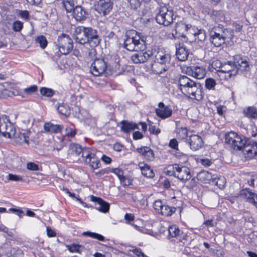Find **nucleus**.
Wrapping results in <instances>:
<instances>
[{"mask_svg":"<svg viewBox=\"0 0 257 257\" xmlns=\"http://www.w3.org/2000/svg\"><path fill=\"white\" fill-rule=\"evenodd\" d=\"M145 42L146 38L135 30L126 31L123 47L130 51H138L132 56V60L135 63H144L150 57L149 54L143 52L146 49Z\"/></svg>","mask_w":257,"mask_h":257,"instance_id":"nucleus-1","label":"nucleus"},{"mask_svg":"<svg viewBox=\"0 0 257 257\" xmlns=\"http://www.w3.org/2000/svg\"><path fill=\"white\" fill-rule=\"evenodd\" d=\"M177 87L184 95L192 99L201 100L203 95L201 85L185 75H180L177 79Z\"/></svg>","mask_w":257,"mask_h":257,"instance_id":"nucleus-2","label":"nucleus"},{"mask_svg":"<svg viewBox=\"0 0 257 257\" xmlns=\"http://www.w3.org/2000/svg\"><path fill=\"white\" fill-rule=\"evenodd\" d=\"M171 60L170 54L166 51H159L152 63V70L154 74H161L166 71Z\"/></svg>","mask_w":257,"mask_h":257,"instance_id":"nucleus-3","label":"nucleus"},{"mask_svg":"<svg viewBox=\"0 0 257 257\" xmlns=\"http://www.w3.org/2000/svg\"><path fill=\"white\" fill-rule=\"evenodd\" d=\"M225 141L233 149L242 150L247 143V139L234 132H230L225 135Z\"/></svg>","mask_w":257,"mask_h":257,"instance_id":"nucleus-4","label":"nucleus"},{"mask_svg":"<svg viewBox=\"0 0 257 257\" xmlns=\"http://www.w3.org/2000/svg\"><path fill=\"white\" fill-rule=\"evenodd\" d=\"M82 157L85 163L92 169L95 170L100 167V161L93 149L89 148H85Z\"/></svg>","mask_w":257,"mask_h":257,"instance_id":"nucleus-5","label":"nucleus"},{"mask_svg":"<svg viewBox=\"0 0 257 257\" xmlns=\"http://www.w3.org/2000/svg\"><path fill=\"white\" fill-rule=\"evenodd\" d=\"M173 11L164 6L159 9L156 19L158 24L168 26L173 22Z\"/></svg>","mask_w":257,"mask_h":257,"instance_id":"nucleus-6","label":"nucleus"},{"mask_svg":"<svg viewBox=\"0 0 257 257\" xmlns=\"http://www.w3.org/2000/svg\"><path fill=\"white\" fill-rule=\"evenodd\" d=\"M17 131L14 125L9 120L7 116L0 117V136L7 138H13Z\"/></svg>","mask_w":257,"mask_h":257,"instance_id":"nucleus-7","label":"nucleus"},{"mask_svg":"<svg viewBox=\"0 0 257 257\" xmlns=\"http://www.w3.org/2000/svg\"><path fill=\"white\" fill-rule=\"evenodd\" d=\"M73 42L70 37L66 34H62L58 37V47L59 52L63 55L69 53L73 49Z\"/></svg>","mask_w":257,"mask_h":257,"instance_id":"nucleus-8","label":"nucleus"},{"mask_svg":"<svg viewBox=\"0 0 257 257\" xmlns=\"http://www.w3.org/2000/svg\"><path fill=\"white\" fill-rule=\"evenodd\" d=\"M220 28L214 27L210 32V36L212 43L217 47H220L225 42V32L220 33Z\"/></svg>","mask_w":257,"mask_h":257,"instance_id":"nucleus-9","label":"nucleus"},{"mask_svg":"<svg viewBox=\"0 0 257 257\" xmlns=\"http://www.w3.org/2000/svg\"><path fill=\"white\" fill-rule=\"evenodd\" d=\"M106 68V62L103 58H96L92 63L90 70L92 74L97 76L103 74Z\"/></svg>","mask_w":257,"mask_h":257,"instance_id":"nucleus-10","label":"nucleus"},{"mask_svg":"<svg viewBox=\"0 0 257 257\" xmlns=\"http://www.w3.org/2000/svg\"><path fill=\"white\" fill-rule=\"evenodd\" d=\"M193 36L195 42L202 43L206 39V33L204 30L198 29L195 26L188 24L186 35Z\"/></svg>","mask_w":257,"mask_h":257,"instance_id":"nucleus-11","label":"nucleus"},{"mask_svg":"<svg viewBox=\"0 0 257 257\" xmlns=\"http://www.w3.org/2000/svg\"><path fill=\"white\" fill-rule=\"evenodd\" d=\"M84 34L86 35L87 42L91 47H95L99 44L100 38L96 30L91 27H85Z\"/></svg>","mask_w":257,"mask_h":257,"instance_id":"nucleus-12","label":"nucleus"},{"mask_svg":"<svg viewBox=\"0 0 257 257\" xmlns=\"http://www.w3.org/2000/svg\"><path fill=\"white\" fill-rule=\"evenodd\" d=\"M220 71L221 73L225 74L224 77L226 79L235 76L238 72L237 68L234 65L233 61H227L223 63Z\"/></svg>","mask_w":257,"mask_h":257,"instance_id":"nucleus-13","label":"nucleus"},{"mask_svg":"<svg viewBox=\"0 0 257 257\" xmlns=\"http://www.w3.org/2000/svg\"><path fill=\"white\" fill-rule=\"evenodd\" d=\"M186 143L193 151L199 150L203 145L202 138L200 136L195 134L190 135L189 138L186 139Z\"/></svg>","mask_w":257,"mask_h":257,"instance_id":"nucleus-14","label":"nucleus"},{"mask_svg":"<svg viewBox=\"0 0 257 257\" xmlns=\"http://www.w3.org/2000/svg\"><path fill=\"white\" fill-rule=\"evenodd\" d=\"M233 60L238 71L239 70L241 72L249 71V65L246 58L240 55H235L233 56Z\"/></svg>","mask_w":257,"mask_h":257,"instance_id":"nucleus-15","label":"nucleus"},{"mask_svg":"<svg viewBox=\"0 0 257 257\" xmlns=\"http://www.w3.org/2000/svg\"><path fill=\"white\" fill-rule=\"evenodd\" d=\"M242 152L246 155V158L248 159L253 158L257 156V142L254 141H249L247 139V143L244 145Z\"/></svg>","mask_w":257,"mask_h":257,"instance_id":"nucleus-16","label":"nucleus"},{"mask_svg":"<svg viewBox=\"0 0 257 257\" xmlns=\"http://www.w3.org/2000/svg\"><path fill=\"white\" fill-rule=\"evenodd\" d=\"M174 168L176 170V177L180 180L186 182L191 178L190 169L188 167L175 164Z\"/></svg>","mask_w":257,"mask_h":257,"instance_id":"nucleus-17","label":"nucleus"},{"mask_svg":"<svg viewBox=\"0 0 257 257\" xmlns=\"http://www.w3.org/2000/svg\"><path fill=\"white\" fill-rule=\"evenodd\" d=\"M31 132L28 130H22L16 132L15 136L13 137L15 142L19 144H26L27 145L29 144V136L30 135Z\"/></svg>","mask_w":257,"mask_h":257,"instance_id":"nucleus-18","label":"nucleus"},{"mask_svg":"<svg viewBox=\"0 0 257 257\" xmlns=\"http://www.w3.org/2000/svg\"><path fill=\"white\" fill-rule=\"evenodd\" d=\"M113 3L111 0H99L97 5V11L103 16L107 15L112 9Z\"/></svg>","mask_w":257,"mask_h":257,"instance_id":"nucleus-19","label":"nucleus"},{"mask_svg":"<svg viewBox=\"0 0 257 257\" xmlns=\"http://www.w3.org/2000/svg\"><path fill=\"white\" fill-rule=\"evenodd\" d=\"M157 115L162 119L170 117L172 114V109L169 106H166L163 102H159L158 107L156 109Z\"/></svg>","mask_w":257,"mask_h":257,"instance_id":"nucleus-20","label":"nucleus"},{"mask_svg":"<svg viewBox=\"0 0 257 257\" xmlns=\"http://www.w3.org/2000/svg\"><path fill=\"white\" fill-rule=\"evenodd\" d=\"M90 200L95 203L96 209L103 213H106L109 209V204L100 198L90 196Z\"/></svg>","mask_w":257,"mask_h":257,"instance_id":"nucleus-21","label":"nucleus"},{"mask_svg":"<svg viewBox=\"0 0 257 257\" xmlns=\"http://www.w3.org/2000/svg\"><path fill=\"white\" fill-rule=\"evenodd\" d=\"M239 196L246 199L247 201L253 204L257 208V195L247 189L241 190L239 194Z\"/></svg>","mask_w":257,"mask_h":257,"instance_id":"nucleus-22","label":"nucleus"},{"mask_svg":"<svg viewBox=\"0 0 257 257\" xmlns=\"http://www.w3.org/2000/svg\"><path fill=\"white\" fill-rule=\"evenodd\" d=\"M85 27L83 26H78L75 30V40L77 43L85 45L87 44L86 35L84 34Z\"/></svg>","mask_w":257,"mask_h":257,"instance_id":"nucleus-23","label":"nucleus"},{"mask_svg":"<svg viewBox=\"0 0 257 257\" xmlns=\"http://www.w3.org/2000/svg\"><path fill=\"white\" fill-rule=\"evenodd\" d=\"M188 24L182 21L176 23L175 28V34L172 33V36L174 39L178 37L185 38Z\"/></svg>","mask_w":257,"mask_h":257,"instance_id":"nucleus-24","label":"nucleus"},{"mask_svg":"<svg viewBox=\"0 0 257 257\" xmlns=\"http://www.w3.org/2000/svg\"><path fill=\"white\" fill-rule=\"evenodd\" d=\"M137 151L148 161H153L154 159L153 151L148 147H142L137 149Z\"/></svg>","mask_w":257,"mask_h":257,"instance_id":"nucleus-25","label":"nucleus"},{"mask_svg":"<svg viewBox=\"0 0 257 257\" xmlns=\"http://www.w3.org/2000/svg\"><path fill=\"white\" fill-rule=\"evenodd\" d=\"M176 55L179 60L184 61L187 59L189 52L183 44H179V46L176 47Z\"/></svg>","mask_w":257,"mask_h":257,"instance_id":"nucleus-26","label":"nucleus"},{"mask_svg":"<svg viewBox=\"0 0 257 257\" xmlns=\"http://www.w3.org/2000/svg\"><path fill=\"white\" fill-rule=\"evenodd\" d=\"M63 126L60 124H54L51 122L45 123L44 125V129L46 132L51 134H57L61 132Z\"/></svg>","mask_w":257,"mask_h":257,"instance_id":"nucleus-27","label":"nucleus"},{"mask_svg":"<svg viewBox=\"0 0 257 257\" xmlns=\"http://www.w3.org/2000/svg\"><path fill=\"white\" fill-rule=\"evenodd\" d=\"M139 166L141 170L142 174L147 178H152L155 176V173L151 167L148 164L140 163Z\"/></svg>","mask_w":257,"mask_h":257,"instance_id":"nucleus-28","label":"nucleus"},{"mask_svg":"<svg viewBox=\"0 0 257 257\" xmlns=\"http://www.w3.org/2000/svg\"><path fill=\"white\" fill-rule=\"evenodd\" d=\"M73 11V17L77 21H81L85 18L86 11L80 6L74 8Z\"/></svg>","mask_w":257,"mask_h":257,"instance_id":"nucleus-29","label":"nucleus"},{"mask_svg":"<svg viewBox=\"0 0 257 257\" xmlns=\"http://www.w3.org/2000/svg\"><path fill=\"white\" fill-rule=\"evenodd\" d=\"M191 69L192 76L198 79L203 78L206 75V69L203 67L196 66Z\"/></svg>","mask_w":257,"mask_h":257,"instance_id":"nucleus-30","label":"nucleus"},{"mask_svg":"<svg viewBox=\"0 0 257 257\" xmlns=\"http://www.w3.org/2000/svg\"><path fill=\"white\" fill-rule=\"evenodd\" d=\"M214 175L207 171H202L197 176V179L204 183H212Z\"/></svg>","mask_w":257,"mask_h":257,"instance_id":"nucleus-31","label":"nucleus"},{"mask_svg":"<svg viewBox=\"0 0 257 257\" xmlns=\"http://www.w3.org/2000/svg\"><path fill=\"white\" fill-rule=\"evenodd\" d=\"M121 131L125 133H128L131 131L138 129L137 124L134 122H128L125 120L121 122Z\"/></svg>","mask_w":257,"mask_h":257,"instance_id":"nucleus-32","label":"nucleus"},{"mask_svg":"<svg viewBox=\"0 0 257 257\" xmlns=\"http://www.w3.org/2000/svg\"><path fill=\"white\" fill-rule=\"evenodd\" d=\"M244 116L249 119H257V108L254 106H248L243 110Z\"/></svg>","mask_w":257,"mask_h":257,"instance_id":"nucleus-33","label":"nucleus"},{"mask_svg":"<svg viewBox=\"0 0 257 257\" xmlns=\"http://www.w3.org/2000/svg\"><path fill=\"white\" fill-rule=\"evenodd\" d=\"M37 90V86L36 85H33L24 89L23 90H21L19 93V95L23 98H26L28 96L31 95L36 92Z\"/></svg>","mask_w":257,"mask_h":257,"instance_id":"nucleus-34","label":"nucleus"},{"mask_svg":"<svg viewBox=\"0 0 257 257\" xmlns=\"http://www.w3.org/2000/svg\"><path fill=\"white\" fill-rule=\"evenodd\" d=\"M211 184L218 186L220 189H222L226 184V179L224 176L220 175L215 176L214 175Z\"/></svg>","mask_w":257,"mask_h":257,"instance_id":"nucleus-35","label":"nucleus"},{"mask_svg":"<svg viewBox=\"0 0 257 257\" xmlns=\"http://www.w3.org/2000/svg\"><path fill=\"white\" fill-rule=\"evenodd\" d=\"M84 149H82L78 144H74L71 146V155L78 157L81 156L82 157Z\"/></svg>","mask_w":257,"mask_h":257,"instance_id":"nucleus-36","label":"nucleus"},{"mask_svg":"<svg viewBox=\"0 0 257 257\" xmlns=\"http://www.w3.org/2000/svg\"><path fill=\"white\" fill-rule=\"evenodd\" d=\"M62 5L67 13H71L75 5L74 0H62Z\"/></svg>","mask_w":257,"mask_h":257,"instance_id":"nucleus-37","label":"nucleus"},{"mask_svg":"<svg viewBox=\"0 0 257 257\" xmlns=\"http://www.w3.org/2000/svg\"><path fill=\"white\" fill-rule=\"evenodd\" d=\"M168 232L169 237H175L180 234V230L177 225H173L168 227Z\"/></svg>","mask_w":257,"mask_h":257,"instance_id":"nucleus-38","label":"nucleus"},{"mask_svg":"<svg viewBox=\"0 0 257 257\" xmlns=\"http://www.w3.org/2000/svg\"><path fill=\"white\" fill-rule=\"evenodd\" d=\"M176 211V208L166 204L160 214L164 216H170Z\"/></svg>","mask_w":257,"mask_h":257,"instance_id":"nucleus-39","label":"nucleus"},{"mask_svg":"<svg viewBox=\"0 0 257 257\" xmlns=\"http://www.w3.org/2000/svg\"><path fill=\"white\" fill-rule=\"evenodd\" d=\"M189 132L186 127L178 128L177 130V137L180 139L188 138Z\"/></svg>","mask_w":257,"mask_h":257,"instance_id":"nucleus-40","label":"nucleus"},{"mask_svg":"<svg viewBox=\"0 0 257 257\" xmlns=\"http://www.w3.org/2000/svg\"><path fill=\"white\" fill-rule=\"evenodd\" d=\"M57 110L60 114L65 116L68 115L70 113L68 106L64 103L59 104Z\"/></svg>","mask_w":257,"mask_h":257,"instance_id":"nucleus-41","label":"nucleus"},{"mask_svg":"<svg viewBox=\"0 0 257 257\" xmlns=\"http://www.w3.org/2000/svg\"><path fill=\"white\" fill-rule=\"evenodd\" d=\"M166 204L163 203L161 200H157L154 202L153 207L156 212L160 214L161 212H162L163 208H164V206H165Z\"/></svg>","mask_w":257,"mask_h":257,"instance_id":"nucleus-42","label":"nucleus"},{"mask_svg":"<svg viewBox=\"0 0 257 257\" xmlns=\"http://www.w3.org/2000/svg\"><path fill=\"white\" fill-rule=\"evenodd\" d=\"M82 235L84 236H88L90 237L97 239L100 241H104L105 238L102 235L95 233V232H92L90 231H86L82 233Z\"/></svg>","mask_w":257,"mask_h":257,"instance_id":"nucleus-43","label":"nucleus"},{"mask_svg":"<svg viewBox=\"0 0 257 257\" xmlns=\"http://www.w3.org/2000/svg\"><path fill=\"white\" fill-rule=\"evenodd\" d=\"M65 136L68 137H74L76 135L75 126L73 125L66 126L65 128Z\"/></svg>","mask_w":257,"mask_h":257,"instance_id":"nucleus-44","label":"nucleus"},{"mask_svg":"<svg viewBox=\"0 0 257 257\" xmlns=\"http://www.w3.org/2000/svg\"><path fill=\"white\" fill-rule=\"evenodd\" d=\"M40 92L41 95L46 97H52L55 93L54 90L46 87L41 88Z\"/></svg>","mask_w":257,"mask_h":257,"instance_id":"nucleus-45","label":"nucleus"},{"mask_svg":"<svg viewBox=\"0 0 257 257\" xmlns=\"http://www.w3.org/2000/svg\"><path fill=\"white\" fill-rule=\"evenodd\" d=\"M35 40L37 43L39 44L40 46L42 49H44L47 45V40L44 36H38L36 38Z\"/></svg>","mask_w":257,"mask_h":257,"instance_id":"nucleus-46","label":"nucleus"},{"mask_svg":"<svg viewBox=\"0 0 257 257\" xmlns=\"http://www.w3.org/2000/svg\"><path fill=\"white\" fill-rule=\"evenodd\" d=\"M17 15L25 21H27L30 19V13L27 10H17Z\"/></svg>","mask_w":257,"mask_h":257,"instance_id":"nucleus-47","label":"nucleus"},{"mask_svg":"<svg viewBox=\"0 0 257 257\" xmlns=\"http://www.w3.org/2000/svg\"><path fill=\"white\" fill-rule=\"evenodd\" d=\"M66 247L68 250L72 253L79 252L80 245L77 244H67Z\"/></svg>","mask_w":257,"mask_h":257,"instance_id":"nucleus-48","label":"nucleus"},{"mask_svg":"<svg viewBox=\"0 0 257 257\" xmlns=\"http://www.w3.org/2000/svg\"><path fill=\"white\" fill-rule=\"evenodd\" d=\"M112 173H114L118 177L120 182H123L124 176L123 175V172L121 169L118 168H113Z\"/></svg>","mask_w":257,"mask_h":257,"instance_id":"nucleus-49","label":"nucleus"},{"mask_svg":"<svg viewBox=\"0 0 257 257\" xmlns=\"http://www.w3.org/2000/svg\"><path fill=\"white\" fill-rule=\"evenodd\" d=\"M216 85L215 81L211 78H209L205 80V87L208 89H214Z\"/></svg>","mask_w":257,"mask_h":257,"instance_id":"nucleus-50","label":"nucleus"},{"mask_svg":"<svg viewBox=\"0 0 257 257\" xmlns=\"http://www.w3.org/2000/svg\"><path fill=\"white\" fill-rule=\"evenodd\" d=\"M223 64L221 61L219 60H215L213 61L211 64V67L216 70L218 72H220V70L221 69V67Z\"/></svg>","mask_w":257,"mask_h":257,"instance_id":"nucleus-51","label":"nucleus"},{"mask_svg":"<svg viewBox=\"0 0 257 257\" xmlns=\"http://www.w3.org/2000/svg\"><path fill=\"white\" fill-rule=\"evenodd\" d=\"M23 27V23L20 21H16L13 24V29L15 32L20 31Z\"/></svg>","mask_w":257,"mask_h":257,"instance_id":"nucleus-52","label":"nucleus"},{"mask_svg":"<svg viewBox=\"0 0 257 257\" xmlns=\"http://www.w3.org/2000/svg\"><path fill=\"white\" fill-rule=\"evenodd\" d=\"M151 227L152 226L150 224L145 225V227L142 226L141 232L150 235H153L154 232Z\"/></svg>","mask_w":257,"mask_h":257,"instance_id":"nucleus-53","label":"nucleus"},{"mask_svg":"<svg viewBox=\"0 0 257 257\" xmlns=\"http://www.w3.org/2000/svg\"><path fill=\"white\" fill-rule=\"evenodd\" d=\"M7 179L8 180L14 181H21L23 180V177L22 176L13 174H9L7 176Z\"/></svg>","mask_w":257,"mask_h":257,"instance_id":"nucleus-54","label":"nucleus"},{"mask_svg":"<svg viewBox=\"0 0 257 257\" xmlns=\"http://www.w3.org/2000/svg\"><path fill=\"white\" fill-rule=\"evenodd\" d=\"M215 20L217 22H221L225 21L224 14L222 12H216L215 14Z\"/></svg>","mask_w":257,"mask_h":257,"instance_id":"nucleus-55","label":"nucleus"},{"mask_svg":"<svg viewBox=\"0 0 257 257\" xmlns=\"http://www.w3.org/2000/svg\"><path fill=\"white\" fill-rule=\"evenodd\" d=\"M220 33L226 32L225 35H227V36L225 37V39L227 38L230 39H232L233 36V31L230 28H227L224 30H222V29H220Z\"/></svg>","mask_w":257,"mask_h":257,"instance_id":"nucleus-56","label":"nucleus"},{"mask_svg":"<svg viewBox=\"0 0 257 257\" xmlns=\"http://www.w3.org/2000/svg\"><path fill=\"white\" fill-rule=\"evenodd\" d=\"M169 146L173 149L178 150V143L176 139H171L169 144Z\"/></svg>","mask_w":257,"mask_h":257,"instance_id":"nucleus-57","label":"nucleus"},{"mask_svg":"<svg viewBox=\"0 0 257 257\" xmlns=\"http://www.w3.org/2000/svg\"><path fill=\"white\" fill-rule=\"evenodd\" d=\"M149 131L151 134L154 135H158L161 133V130L159 128H156V126L153 125H150L149 127Z\"/></svg>","mask_w":257,"mask_h":257,"instance_id":"nucleus-58","label":"nucleus"},{"mask_svg":"<svg viewBox=\"0 0 257 257\" xmlns=\"http://www.w3.org/2000/svg\"><path fill=\"white\" fill-rule=\"evenodd\" d=\"M131 251L134 252L138 257H144L145 255V254L142 251V250L140 248L133 247Z\"/></svg>","mask_w":257,"mask_h":257,"instance_id":"nucleus-59","label":"nucleus"},{"mask_svg":"<svg viewBox=\"0 0 257 257\" xmlns=\"http://www.w3.org/2000/svg\"><path fill=\"white\" fill-rule=\"evenodd\" d=\"M27 168L29 170L37 171L39 170V166L33 162H29L27 164Z\"/></svg>","mask_w":257,"mask_h":257,"instance_id":"nucleus-60","label":"nucleus"},{"mask_svg":"<svg viewBox=\"0 0 257 257\" xmlns=\"http://www.w3.org/2000/svg\"><path fill=\"white\" fill-rule=\"evenodd\" d=\"M129 2L131 8L133 9H137L141 4L139 0H130Z\"/></svg>","mask_w":257,"mask_h":257,"instance_id":"nucleus-61","label":"nucleus"},{"mask_svg":"<svg viewBox=\"0 0 257 257\" xmlns=\"http://www.w3.org/2000/svg\"><path fill=\"white\" fill-rule=\"evenodd\" d=\"M175 165L168 168L166 174L169 176H174L176 177V170L174 168Z\"/></svg>","mask_w":257,"mask_h":257,"instance_id":"nucleus-62","label":"nucleus"},{"mask_svg":"<svg viewBox=\"0 0 257 257\" xmlns=\"http://www.w3.org/2000/svg\"><path fill=\"white\" fill-rule=\"evenodd\" d=\"M176 156L181 160L182 162H186L188 160L187 156L186 154H184L181 152H177L176 154Z\"/></svg>","mask_w":257,"mask_h":257,"instance_id":"nucleus-63","label":"nucleus"},{"mask_svg":"<svg viewBox=\"0 0 257 257\" xmlns=\"http://www.w3.org/2000/svg\"><path fill=\"white\" fill-rule=\"evenodd\" d=\"M47 234L50 237H55L56 235V232L50 227H47L46 228Z\"/></svg>","mask_w":257,"mask_h":257,"instance_id":"nucleus-64","label":"nucleus"}]
</instances>
